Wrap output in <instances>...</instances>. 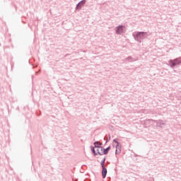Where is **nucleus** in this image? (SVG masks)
I'll return each instance as SVG.
<instances>
[{
	"label": "nucleus",
	"mask_w": 181,
	"mask_h": 181,
	"mask_svg": "<svg viewBox=\"0 0 181 181\" xmlns=\"http://www.w3.org/2000/svg\"><path fill=\"white\" fill-rule=\"evenodd\" d=\"M105 160H106V158L105 156L103 158V159L101 160L100 162V165L101 167H104L105 166Z\"/></svg>",
	"instance_id": "nucleus-12"
},
{
	"label": "nucleus",
	"mask_w": 181,
	"mask_h": 181,
	"mask_svg": "<svg viewBox=\"0 0 181 181\" xmlns=\"http://www.w3.org/2000/svg\"><path fill=\"white\" fill-rule=\"evenodd\" d=\"M181 65V57L175 58L174 59H170L168 61V66H170L171 69H175V67H179Z\"/></svg>",
	"instance_id": "nucleus-2"
},
{
	"label": "nucleus",
	"mask_w": 181,
	"mask_h": 181,
	"mask_svg": "<svg viewBox=\"0 0 181 181\" xmlns=\"http://www.w3.org/2000/svg\"><path fill=\"white\" fill-rule=\"evenodd\" d=\"M115 148H116L115 155H119L121 153V144L117 143Z\"/></svg>",
	"instance_id": "nucleus-9"
},
{
	"label": "nucleus",
	"mask_w": 181,
	"mask_h": 181,
	"mask_svg": "<svg viewBox=\"0 0 181 181\" xmlns=\"http://www.w3.org/2000/svg\"><path fill=\"white\" fill-rule=\"evenodd\" d=\"M113 142H115V144H117V145H118V144H119V142H118V139H115L113 140Z\"/></svg>",
	"instance_id": "nucleus-15"
},
{
	"label": "nucleus",
	"mask_w": 181,
	"mask_h": 181,
	"mask_svg": "<svg viewBox=\"0 0 181 181\" xmlns=\"http://www.w3.org/2000/svg\"><path fill=\"white\" fill-rule=\"evenodd\" d=\"M156 122V127H160V125H165V122H163V120L159 119V120H153L152 119H146L145 123L146 124H151V122Z\"/></svg>",
	"instance_id": "nucleus-4"
},
{
	"label": "nucleus",
	"mask_w": 181,
	"mask_h": 181,
	"mask_svg": "<svg viewBox=\"0 0 181 181\" xmlns=\"http://www.w3.org/2000/svg\"><path fill=\"white\" fill-rule=\"evenodd\" d=\"M134 156H135V158H136V157H138V155H136V154H134Z\"/></svg>",
	"instance_id": "nucleus-17"
},
{
	"label": "nucleus",
	"mask_w": 181,
	"mask_h": 181,
	"mask_svg": "<svg viewBox=\"0 0 181 181\" xmlns=\"http://www.w3.org/2000/svg\"><path fill=\"white\" fill-rule=\"evenodd\" d=\"M22 23H26V22H25V21H22Z\"/></svg>",
	"instance_id": "nucleus-18"
},
{
	"label": "nucleus",
	"mask_w": 181,
	"mask_h": 181,
	"mask_svg": "<svg viewBox=\"0 0 181 181\" xmlns=\"http://www.w3.org/2000/svg\"><path fill=\"white\" fill-rule=\"evenodd\" d=\"M160 128H162V129H163V128H165V124H160V126H158Z\"/></svg>",
	"instance_id": "nucleus-16"
},
{
	"label": "nucleus",
	"mask_w": 181,
	"mask_h": 181,
	"mask_svg": "<svg viewBox=\"0 0 181 181\" xmlns=\"http://www.w3.org/2000/svg\"><path fill=\"white\" fill-rule=\"evenodd\" d=\"M125 25H119L115 29L116 35H123V33H125Z\"/></svg>",
	"instance_id": "nucleus-3"
},
{
	"label": "nucleus",
	"mask_w": 181,
	"mask_h": 181,
	"mask_svg": "<svg viewBox=\"0 0 181 181\" xmlns=\"http://www.w3.org/2000/svg\"><path fill=\"white\" fill-rule=\"evenodd\" d=\"M103 153V155H108L110 151H111V146H109L107 148H104V147H101L100 150Z\"/></svg>",
	"instance_id": "nucleus-6"
},
{
	"label": "nucleus",
	"mask_w": 181,
	"mask_h": 181,
	"mask_svg": "<svg viewBox=\"0 0 181 181\" xmlns=\"http://www.w3.org/2000/svg\"><path fill=\"white\" fill-rule=\"evenodd\" d=\"M104 139H105V141H106L105 144H108V142H109V141H110V139H111V135L109 134V138L107 137V136H105L104 137Z\"/></svg>",
	"instance_id": "nucleus-11"
},
{
	"label": "nucleus",
	"mask_w": 181,
	"mask_h": 181,
	"mask_svg": "<svg viewBox=\"0 0 181 181\" xmlns=\"http://www.w3.org/2000/svg\"><path fill=\"white\" fill-rule=\"evenodd\" d=\"M90 150H91V152H92L93 156H97L98 153H97V152H95V147L90 146Z\"/></svg>",
	"instance_id": "nucleus-10"
},
{
	"label": "nucleus",
	"mask_w": 181,
	"mask_h": 181,
	"mask_svg": "<svg viewBox=\"0 0 181 181\" xmlns=\"http://www.w3.org/2000/svg\"><path fill=\"white\" fill-rule=\"evenodd\" d=\"M96 151H97L98 155L103 156V153L100 152V149L97 148Z\"/></svg>",
	"instance_id": "nucleus-14"
},
{
	"label": "nucleus",
	"mask_w": 181,
	"mask_h": 181,
	"mask_svg": "<svg viewBox=\"0 0 181 181\" xmlns=\"http://www.w3.org/2000/svg\"><path fill=\"white\" fill-rule=\"evenodd\" d=\"M132 36L138 43H142L144 42V39H146L148 37V33L144 31H136L132 33Z\"/></svg>",
	"instance_id": "nucleus-1"
},
{
	"label": "nucleus",
	"mask_w": 181,
	"mask_h": 181,
	"mask_svg": "<svg viewBox=\"0 0 181 181\" xmlns=\"http://www.w3.org/2000/svg\"><path fill=\"white\" fill-rule=\"evenodd\" d=\"M86 2H87V0H82L78 4H76V11H80V9H81V8L86 5Z\"/></svg>",
	"instance_id": "nucleus-5"
},
{
	"label": "nucleus",
	"mask_w": 181,
	"mask_h": 181,
	"mask_svg": "<svg viewBox=\"0 0 181 181\" xmlns=\"http://www.w3.org/2000/svg\"><path fill=\"white\" fill-rule=\"evenodd\" d=\"M126 59H127L129 62H134V58H132V57H128Z\"/></svg>",
	"instance_id": "nucleus-13"
},
{
	"label": "nucleus",
	"mask_w": 181,
	"mask_h": 181,
	"mask_svg": "<svg viewBox=\"0 0 181 181\" xmlns=\"http://www.w3.org/2000/svg\"><path fill=\"white\" fill-rule=\"evenodd\" d=\"M94 148H98V149L101 150V148H103V143H100V141H97L93 143Z\"/></svg>",
	"instance_id": "nucleus-8"
},
{
	"label": "nucleus",
	"mask_w": 181,
	"mask_h": 181,
	"mask_svg": "<svg viewBox=\"0 0 181 181\" xmlns=\"http://www.w3.org/2000/svg\"><path fill=\"white\" fill-rule=\"evenodd\" d=\"M102 168V177L103 179H105V177H107V168H105V166L101 167Z\"/></svg>",
	"instance_id": "nucleus-7"
}]
</instances>
